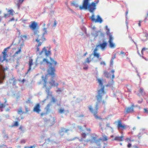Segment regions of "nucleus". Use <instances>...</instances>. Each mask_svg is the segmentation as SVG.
I'll list each match as a JSON object with an SVG mask.
<instances>
[{"mask_svg":"<svg viewBox=\"0 0 148 148\" xmlns=\"http://www.w3.org/2000/svg\"><path fill=\"white\" fill-rule=\"evenodd\" d=\"M8 12L9 13V14L12 15H13V13L14 12V11L12 9L9 10H8Z\"/></svg>","mask_w":148,"mask_h":148,"instance_id":"nucleus-28","label":"nucleus"},{"mask_svg":"<svg viewBox=\"0 0 148 148\" xmlns=\"http://www.w3.org/2000/svg\"><path fill=\"white\" fill-rule=\"evenodd\" d=\"M21 48H20L18 51H16L14 54L15 56H17L18 53H20L21 52Z\"/></svg>","mask_w":148,"mask_h":148,"instance_id":"nucleus-31","label":"nucleus"},{"mask_svg":"<svg viewBox=\"0 0 148 148\" xmlns=\"http://www.w3.org/2000/svg\"><path fill=\"white\" fill-rule=\"evenodd\" d=\"M81 130H83L82 127L81 126H79L78 127Z\"/></svg>","mask_w":148,"mask_h":148,"instance_id":"nucleus-57","label":"nucleus"},{"mask_svg":"<svg viewBox=\"0 0 148 148\" xmlns=\"http://www.w3.org/2000/svg\"><path fill=\"white\" fill-rule=\"evenodd\" d=\"M18 114H24L25 112L22 110V109L21 107L20 108L18 111Z\"/></svg>","mask_w":148,"mask_h":148,"instance_id":"nucleus-27","label":"nucleus"},{"mask_svg":"<svg viewBox=\"0 0 148 148\" xmlns=\"http://www.w3.org/2000/svg\"><path fill=\"white\" fill-rule=\"evenodd\" d=\"M45 62L47 63L48 64H49V62L45 58H44L43 60L40 62V64H42Z\"/></svg>","mask_w":148,"mask_h":148,"instance_id":"nucleus-24","label":"nucleus"},{"mask_svg":"<svg viewBox=\"0 0 148 148\" xmlns=\"http://www.w3.org/2000/svg\"><path fill=\"white\" fill-rule=\"evenodd\" d=\"M138 26L140 27L141 26V23L142 22V21H138Z\"/></svg>","mask_w":148,"mask_h":148,"instance_id":"nucleus-43","label":"nucleus"},{"mask_svg":"<svg viewBox=\"0 0 148 148\" xmlns=\"http://www.w3.org/2000/svg\"><path fill=\"white\" fill-rule=\"evenodd\" d=\"M55 69L54 67H50L48 70V73L49 75H51L53 79L55 76Z\"/></svg>","mask_w":148,"mask_h":148,"instance_id":"nucleus-10","label":"nucleus"},{"mask_svg":"<svg viewBox=\"0 0 148 148\" xmlns=\"http://www.w3.org/2000/svg\"><path fill=\"white\" fill-rule=\"evenodd\" d=\"M46 40V39L43 36L42 37H40V36H37L36 40V41L38 43V44L36 45V52H38L40 50V48L39 47L40 46L44 41Z\"/></svg>","mask_w":148,"mask_h":148,"instance_id":"nucleus-5","label":"nucleus"},{"mask_svg":"<svg viewBox=\"0 0 148 148\" xmlns=\"http://www.w3.org/2000/svg\"><path fill=\"white\" fill-rule=\"evenodd\" d=\"M107 43L106 42L104 41L103 43L100 44L97 46V47H99L101 49L103 50L107 45Z\"/></svg>","mask_w":148,"mask_h":148,"instance_id":"nucleus-17","label":"nucleus"},{"mask_svg":"<svg viewBox=\"0 0 148 148\" xmlns=\"http://www.w3.org/2000/svg\"><path fill=\"white\" fill-rule=\"evenodd\" d=\"M89 0H84L82 5L79 6V9L82 10L83 9H87L88 8L89 4Z\"/></svg>","mask_w":148,"mask_h":148,"instance_id":"nucleus-9","label":"nucleus"},{"mask_svg":"<svg viewBox=\"0 0 148 148\" xmlns=\"http://www.w3.org/2000/svg\"><path fill=\"white\" fill-rule=\"evenodd\" d=\"M61 91V88H58V90H57V91H56V92H58V91L60 92Z\"/></svg>","mask_w":148,"mask_h":148,"instance_id":"nucleus-62","label":"nucleus"},{"mask_svg":"<svg viewBox=\"0 0 148 148\" xmlns=\"http://www.w3.org/2000/svg\"><path fill=\"white\" fill-rule=\"evenodd\" d=\"M5 107V105L3 103L0 104V108H2Z\"/></svg>","mask_w":148,"mask_h":148,"instance_id":"nucleus-38","label":"nucleus"},{"mask_svg":"<svg viewBox=\"0 0 148 148\" xmlns=\"http://www.w3.org/2000/svg\"><path fill=\"white\" fill-rule=\"evenodd\" d=\"M33 60L32 59H29V68L28 69V70L27 73H28L31 69L32 65L33 64Z\"/></svg>","mask_w":148,"mask_h":148,"instance_id":"nucleus-19","label":"nucleus"},{"mask_svg":"<svg viewBox=\"0 0 148 148\" xmlns=\"http://www.w3.org/2000/svg\"><path fill=\"white\" fill-rule=\"evenodd\" d=\"M56 117H53L52 118L53 121H52L51 122V123L52 124H54L56 123Z\"/></svg>","mask_w":148,"mask_h":148,"instance_id":"nucleus-30","label":"nucleus"},{"mask_svg":"<svg viewBox=\"0 0 148 148\" xmlns=\"http://www.w3.org/2000/svg\"><path fill=\"white\" fill-rule=\"evenodd\" d=\"M71 4L75 6L76 7H77L78 6L77 3L75 1H73L72 3Z\"/></svg>","mask_w":148,"mask_h":148,"instance_id":"nucleus-29","label":"nucleus"},{"mask_svg":"<svg viewBox=\"0 0 148 148\" xmlns=\"http://www.w3.org/2000/svg\"><path fill=\"white\" fill-rule=\"evenodd\" d=\"M36 146V145H34L33 146H32L29 147V148H34Z\"/></svg>","mask_w":148,"mask_h":148,"instance_id":"nucleus-52","label":"nucleus"},{"mask_svg":"<svg viewBox=\"0 0 148 148\" xmlns=\"http://www.w3.org/2000/svg\"><path fill=\"white\" fill-rule=\"evenodd\" d=\"M64 112V110L63 108H60L59 110V112L60 113H62Z\"/></svg>","mask_w":148,"mask_h":148,"instance_id":"nucleus-33","label":"nucleus"},{"mask_svg":"<svg viewBox=\"0 0 148 148\" xmlns=\"http://www.w3.org/2000/svg\"><path fill=\"white\" fill-rule=\"evenodd\" d=\"M120 54H123L124 56H125V55H126V53H124V52H123V51H121Z\"/></svg>","mask_w":148,"mask_h":148,"instance_id":"nucleus-44","label":"nucleus"},{"mask_svg":"<svg viewBox=\"0 0 148 148\" xmlns=\"http://www.w3.org/2000/svg\"><path fill=\"white\" fill-rule=\"evenodd\" d=\"M69 130L65 129V128H63L62 129L61 131L62 132H67L68 131H69Z\"/></svg>","mask_w":148,"mask_h":148,"instance_id":"nucleus-32","label":"nucleus"},{"mask_svg":"<svg viewBox=\"0 0 148 148\" xmlns=\"http://www.w3.org/2000/svg\"><path fill=\"white\" fill-rule=\"evenodd\" d=\"M148 17L146 16L145 17V19L144 20V21L145 22H146V21H147V18H148Z\"/></svg>","mask_w":148,"mask_h":148,"instance_id":"nucleus-56","label":"nucleus"},{"mask_svg":"<svg viewBox=\"0 0 148 148\" xmlns=\"http://www.w3.org/2000/svg\"><path fill=\"white\" fill-rule=\"evenodd\" d=\"M50 47L48 48V47H45L42 49V51L39 53L40 55H42L43 53H44L45 55L47 56H48L51 54Z\"/></svg>","mask_w":148,"mask_h":148,"instance_id":"nucleus-7","label":"nucleus"},{"mask_svg":"<svg viewBox=\"0 0 148 148\" xmlns=\"http://www.w3.org/2000/svg\"><path fill=\"white\" fill-rule=\"evenodd\" d=\"M97 47L96 48H95V49H94V50L93 51V53H94V52H97V51L98 50V49L97 48Z\"/></svg>","mask_w":148,"mask_h":148,"instance_id":"nucleus-49","label":"nucleus"},{"mask_svg":"<svg viewBox=\"0 0 148 148\" xmlns=\"http://www.w3.org/2000/svg\"><path fill=\"white\" fill-rule=\"evenodd\" d=\"M52 101L54 102H55L56 101V100L54 98H52Z\"/></svg>","mask_w":148,"mask_h":148,"instance_id":"nucleus-59","label":"nucleus"},{"mask_svg":"<svg viewBox=\"0 0 148 148\" xmlns=\"http://www.w3.org/2000/svg\"><path fill=\"white\" fill-rule=\"evenodd\" d=\"M123 138V136H116L114 138V140L119 141H122Z\"/></svg>","mask_w":148,"mask_h":148,"instance_id":"nucleus-22","label":"nucleus"},{"mask_svg":"<svg viewBox=\"0 0 148 148\" xmlns=\"http://www.w3.org/2000/svg\"><path fill=\"white\" fill-rule=\"evenodd\" d=\"M81 136L82 138L79 140L80 142H82L83 140V139H85L86 137L87 134L85 133H82L81 134Z\"/></svg>","mask_w":148,"mask_h":148,"instance_id":"nucleus-20","label":"nucleus"},{"mask_svg":"<svg viewBox=\"0 0 148 148\" xmlns=\"http://www.w3.org/2000/svg\"><path fill=\"white\" fill-rule=\"evenodd\" d=\"M93 55L94 57H96L97 59L99 60L101 59V58H100L101 56L99 53H97V52H94L93 53Z\"/></svg>","mask_w":148,"mask_h":148,"instance_id":"nucleus-21","label":"nucleus"},{"mask_svg":"<svg viewBox=\"0 0 148 148\" xmlns=\"http://www.w3.org/2000/svg\"><path fill=\"white\" fill-rule=\"evenodd\" d=\"M42 81L44 82L43 84L44 88H45V91L46 92L48 96L51 95L52 93L50 91V90L53 86H57L58 85V83H56L55 80L53 79H51L50 81L47 82V78L46 77H45L43 75L42 77Z\"/></svg>","mask_w":148,"mask_h":148,"instance_id":"nucleus-3","label":"nucleus"},{"mask_svg":"<svg viewBox=\"0 0 148 148\" xmlns=\"http://www.w3.org/2000/svg\"><path fill=\"white\" fill-rule=\"evenodd\" d=\"M104 74L105 75V76L107 78H108L109 77V73L106 72V71H105V72H104Z\"/></svg>","mask_w":148,"mask_h":148,"instance_id":"nucleus-35","label":"nucleus"},{"mask_svg":"<svg viewBox=\"0 0 148 148\" xmlns=\"http://www.w3.org/2000/svg\"><path fill=\"white\" fill-rule=\"evenodd\" d=\"M144 112L146 113H148V110L147 108H144Z\"/></svg>","mask_w":148,"mask_h":148,"instance_id":"nucleus-40","label":"nucleus"},{"mask_svg":"<svg viewBox=\"0 0 148 148\" xmlns=\"http://www.w3.org/2000/svg\"><path fill=\"white\" fill-rule=\"evenodd\" d=\"M98 136L95 133L92 134L90 135L89 139L85 140L86 143H90V144L94 143V148H106L107 147V144L103 142L106 141L108 139V137L105 135L102 136V138H97Z\"/></svg>","mask_w":148,"mask_h":148,"instance_id":"nucleus-2","label":"nucleus"},{"mask_svg":"<svg viewBox=\"0 0 148 148\" xmlns=\"http://www.w3.org/2000/svg\"><path fill=\"white\" fill-rule=\"evenodd\" d=\"M97 19L95 18V16L94 14H93L91 16L90 18L91 21L95 23H101L102 22V18H101L99 15H98L97 16Z\"/></svg>","mask_w":148,"mask_h":148,"instance_id":"nucleus-8","label":"nucleus"},{"mask_svg":"<svg viewBox=\"0 0 148 148\" xmlns=\"http://www.w3.org/2000/svg\"><path fill=\"white\" fill-rule=\"evenodd\" d=\"M25 140L24 139H23L21 140V143H25Z\"/></svg>","mask_w":148,"mask_h":148,"instance_id":"nucleus-48","label":"nucleus"},{"mask_svg":"<svg viewBox=\"0 0 148 148\" xmlns=\"http://www.w3.org/2000/svg\"><path fill=\"white\" fill-rule=\"evenodd\" d=\"M135 107L134 104L131 106V107H128L126 109V111L127 113H128L134 112L133 108Z\"/></svg>","mask_w":148,"mask_h":148,"instance_id":"nucleus-15","label":"nucleus"},{"mask_svg":"<svg viewBox=\"0 0 148 148\" xmlns=\"http://www.w3.org/2000/svg\"><path fill=\"white\" fill-rule=\"evenodd\" d=\"M10 48V47H8L7 48H5L3 51L2 52V53H3V60H5L7 57V49H9Z\"/></svg>","mask_w":148,"mask_h":148,"instance_id":"nucleus-16","label":"nucleus"},{"mask_svg":"<svg viewBox=\"0 0 148 148\" xmlns=\"http://www.w3.org/2000/svg\"><path fill=\"white\" fill-rule=\"evenodd\" d=\"M53 61V62L52 61H51L55 65H56L57 64V62L56 61Z\"/></svg>","mask_w":148,"mask_h":148,"instance_id":"nucleus-60","label":"nucleus"},{"mask_svg":"<svg viewBox=\"0 0 148 148\" xmlns=\"http://www.w3.org/2000/svg\"><path fill=\"white\" fill-rule=\"evenodd\" d=\"M26 103H31V100L30 99H29L26 101Z\"/></svg>","mask_w":148,"mask_h":148,"instance_id":"nucleus-41","label":"nucleus"},{"mask_svg":"<svg viewBox=\"0 0 148 148\" xmlns=\"http://www.w3.org/2000/svg\"><path fill=\"white\" fill-rule=\"evenodd\" d=\"M126 125L122 123L121 120H119L117 121V127L118 129H121L122 130L125 129L126 128Z\"/></svg>","mask_w":148,"mask_h":148,"instance_id":"nucleus-11","label":"nucleus"},{"mask_svg":"<svg viewBox=\"0 0 148 148\" xmlns=\"http://www.w3.org/2000/svg\"><path fill=\"white\" fill-rule=\"evenodd\" d=\"M145 36L147 38L148 37V34L147 33H145Z\"/></svg>","mask_w":148,"mask_h":148,"instance_id":"nucleus-63","label":"nucleus"},{"mask_svg":"<svg viewBox=\"0 0 148 148\" xmlns=\"http://www.w3.org/2000/svg\"><path fill=\"white\" fill-rule=\"evenodd\" d=\"M43 31H44V32L43 34L42 35H38V36H40V37H42L43 36V37L45 38L44 35L45 34H46L47 33V29L45 28H44L43 29Z\"/></svg>","mask_w":148,"mask_h":148,"instance_id":"nucleus-26","label":"nucleus"},{"mask_svg":"<svg viewBox=\"0 0 148 148\" xmlns=\"http://www.w3.org/2000/svg\"><path fill=\"white\" fill-rule=\"evenodd\" d=\"M77 138H78L77 137H75V138H73L72 139H69V140H68V141H70L73 140H75V139Z\"/></svg>","mask_w":148,"mask_h":148,"instance_id":"nucleus-50","label":"nucleus"},{"mask_svg":"<svg viewBox=\"0 0 148 148\" xmlns=\"http://www.w3.org/2000/svg\"><path fill=\"white\" fill-rule=\"evenodd\" d=\"M18 124L17 121L15 122L14 124L12 125V127H17L18 126Z\"/></svg>","mask_w":148,"mask_h":148,"instance_id":"nucleus-34","label":"nucleus"},{"mask_svg":"<svg viewBox=\"0 0 148 148\" xmlns=\"http://www.w3.org/2000/svg\"><path fill=\"white\" fill-rule=\"evenodd\" d=\"M125 140L127 142H129L131 141L130 138H126L125 139Z\"/></svg>","mask_w":148,"mask_h":148,"instance_id":"nucleus-47","label":"nucleus"},{"mask_svg":"<svg viewBox=\"0 0 148 148\" xmlns=\"http://www.w3.org/2000/svg\"><path fill=\"white\" fill-rule=\"evenodd\" d=\"M1 60V57L0 56V61ZM8 68H5L2 66L0 65V79H4L5 76V71L7 70Z\"/></svg>","mask_w":148,"mask_h":148,"instance_id":"nucleus-6","label":"nucleus"},{"mask_svg":"<svg viewBox=\"0 0 148 148\" xmlns=\"http://www.w3.org/2000/svg\"><path fill=\"white\" fill-rule=\"evenodd\" d=\"M131 144L130 143H129L127 145V147L128 148H129L131 147Z\"/></svg>","mask_w":148,"mask_h":148,"instance_id":"nucleus-58","label":"nucleus"},{"mask_svg":"<svg viewBox=\"0 0 148 148\" xmlns=\"http://www.w3.org/2000/svg\"><path fill=\"white\" fill-rule=\"evenodd\" d=\"M113 62V60L111 59L110 60V64L112 65Z\"/></svg>","mask_w":148,"mask_h":148,"instance_id":"nucleus-61","label":"nucleus"},{"mask_svg":"<svg viewBox=\"0 0 148 148\" xmlns=\"http://www.w3.org/2000/svg\"><path fill=\"white\" fill-rule=\"evenodd\" d=\"M106 34L107 35H109V36L110 34H111L109 32V30L108 29H107V31Z\"/></svg>","mask_w":148,"mask_h":148,"instance_id":"nucleus-45","label":"nucleus"},{"mask_svg":"<svg viewBox=\"0 0 148 148\" xmlns=\"http://www.w3.org/2000/svg\"><path fill=\"white\" fill-rule=\"evenodd\" d=\"M116 56V54H115L114 55V56L112 57V58L111 59L114 60Z\"/></svg>","mask_w":148,"mask_h":148,"instance_id":"nucleus-54","label":"nucleus"},{"mask_svg":"<svg viewBox=\"0 0 148 148\" xmlns=\"http://www.w3.org/2000/svg\"><path fill=\"white\" fill-rule=\"evenodd\" d=\"M113 40V38L111 34L109 35V40L108 42L109 43L110 46L111 48L114 47L115 46V44L112 41Z\"/></svg>","mask_w":148,"mask_h":148,"instance_id":"nucleus-14","label":"nucleus"},{"mask_svg":"<svg viewBox=\"0 0 148 148\" xmlns=\"http://www.w3.org/2000/svg\"><path fill=\"white\" fill-rule=\"evenodd\" d=\"M5 147H6V146L5 145H0V148H2Z\"/></svg>","mask_w":148,"mask_h":148,"instance_id":"nucleus-53","label":"nucleus"},{"mask_svg":"<svg viewBox=\"0 0 148 148\" xmlns=\"http://www.w3.org/2000/svg\"><path fill=\"white\" fill-rule=\"evenodd\" d=\"M33 111L36 112L37 113H39L41 111L40 106L39 103L36 104L33 110Z\"/></svg>","mask_w":148,"mask_h":148,"instance_id":"nucleus-12","label":"nucleus"},{"mask_svg":"<svg viewBox=\"0 0 148 148\" xmlns=\"http://www.w3.org/2000/svg\"><path fill=\"white\" fill-rule=\"evenodd\" d=\"M7 16H9L8 14H4V17L5 18H6Z\"/></svg>","mask_w":148,"mask_h":148,"instance_id":"nucleus-51","label":"nucleus"},{"mask_svg":"<svg viewBox=\"0 0 148 148\" xmlns=\"http://www.w3.org/2000/svg\"><path fill=\"white\" fill-rule=\"evenodd\" d=\"M95 2H92L91 4H89L88 9L89 11L91 12H93L94 10L95 9Z\"/></svg>","mask_w":148,"mask_h":148,"instance_id":"nucleus-13","label":"nucleus"},{"mask_svg":"<svg viewBox=\"0 0 148 148\" xmlns=\"http://www.w3.org/2000/svg\"><path fill=\"white\" fill-rule=\"evenodd\" d=\"M91 55H90L89 57L86 58V61L85 62V63L87 62L88 63H89L92 59L91 58Z\"/></svg>","mask_w":148,"mask_h":148,"instance_id":"nucleus-23","label":"nucleus"},{"mask_svg":"<svg viewBox=\"0 0 148 148\" xmlns=\"http://www.w3.org/2000/svg\"><path fill=\"white\" fill-rule=\"evenodd\" d=\"M100 64L101 65H102V64H103L104 65H106L105 63L104 62H101V63H100Z\"/></svg>","mask_w":148,"mask_h":148,"instance_id":"nucleus-55","label":"nucleus"},{"mask_svg":"<svg viewBox=\"0 0 148 148\" xmlns=\"http://www.w3.org/2000/svg\"><path fill=\"white\" fill-rule=\"evenodd\" d=\"M24 0H18V3L17 4V6L18 8H19L20 6V5L23 2Z\"/></svg>","mask_w":148,"mask_h":148,"instance_id":"nucleus-25","label":"nucleus"},{"mask_svg":"<svg viewBox=\"0 0 148 148\" xmlns=\"http://www.w3.org/2000/svg\"><path fill=\"white\" fill-rule=\"evenodd\" d=\"M102 103L103 104H105L106 102L104 101L103 100V101H102Z\"/></svg>","mask_w":148,"mask_h":148,"instance_id":"nucleus-64","label":"nucleus"},{"mask_svg":"<svg viewBox=\"0 0 148 148\" xmlns=\"http://www.w3.org/2000/svg\"><path fill=\"white\" fill-rule=\"evenodd\" d=\"M51 103H49L48 104L46 108L45 109L46 110V114H48L51 111Z\"/></svg>","mask_w":148,"mask_h":148,"instance_id":"nucleus-18","label":"nucleus"},{"mask_svg":"<svg viewBox=\"0 0 148 148\" xmlns=\"http://www.w3.org/2000/svg\"><path fill=\"white\" fill-rule=\"evenodd\" d=\"M97 81L99 85L101 86V88L98 91V94L96 96L97 102L96 103L95 107V109H94L91 106L88 107L89 109L90 112L92 114L96 119L99 120H102L100 116H99L97 114L98 110L99 103L101 101L102 97L103 95L106 93L104 91V86H103V79H98Z\"/></svg>","mask_w":148,"mask_h":148,"instance_id":"nucleus-1","label":"nucleus"},{"mask_svg":"<svg viewBox=\"0 0 148 148\" xmlns=\"http://www.w3.org/2000/svg\"><path fill=\"white\" fill-rule=\"evenodd\" d=\"M143 91L144 90L142 88H140L139 90V93L141 94L143 93Z\"/></svg>","mask_w":148,"mask_h":148,"instance_id":"nucleus-37","label":"nucleus"},{"mask_svg":"<svg viewBox=\"0 0 148 148\" xmlns=\"http://www.w3.org/2000/svg\"><path fill=\"white\" fill-rule=\"evenodd\" d=\"M147 49V48H145V47L143 48L142 49V51H141V53H143V52L144 51H145V50H146V49Z\"/></svg>","mask_w":148,"mask_h":148,"instance_id":"nucleus-46","label":"nucleus"},{"mask_svg":"<svg viewBox=\"0 0 148 148\" xmlns=\"http://www.w3.org/2000/svg\"><path fill=\"white\" fill-rule=\"evenodd\" d=\"M57 24V21L56 20H55L54 21V24H53L52 27H55L56 26Z\"/></svg>","mask_w":148,"mask_h":148,"instance_id":"nucleus-39","label":"nucleus"},{"mask_svg":"<svg viewBox=\"0 0 148 148\" xmlns=\"http://www.w3.org/2000/svg\"><path fill=\"white\" fill-rule=\"evenodd\" d=\"M19 129L20 130H21L22 131H23V127L22 126V125H21L19 128Z\"/></svg>","mask_w":148,"mask_h":148,"instance_id":"nucleus-42","label":"nucleus"},{"mask_svg":"<svg viewBox=\"0 0 148 148\" xmlns=\"http://www.w3.org/2000/svg\"><path fill=\"white\" fill-rule=\"evenodd\" d=\"M25 113H27L29 111V109L26 106H25Z\"/></svg>","mask_w":148,"mask_h":148,"instance_id":"nucleus-36","label":"nucleus"},{"mask_svg":"<svg viewBox=\"0 0 148 148\" xmlns=\"http://www.w3.org/2000/svg\"><path fill=\"white\" fill-rule=\"evenodd\" d=\"M29 27L30 29L33 31L34 35H38L39 32L38 30V26L37 23L35 21H32L31 22V24L29 25Z\"/></svg>","mask_w":148,"mask_h":148,"instance_id":"nucleus-4","label":"nucleus"}]
</instances>
